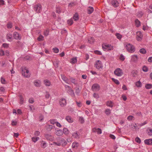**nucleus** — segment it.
I'll return each mask as SVG.
<instances>
[{"label": "nucleus", "instance_id": "1a4fd4ad", "mask_svg": "<svg viewBox=\"0 0 152 152\" xmlns=\"http://www.w3.org/2000/svg\"><path fill=\"white\" fill-rule=\"evenodd\" d=\"M66 103V100L63 98H61L59 100V104L61 107L65 106Z\"/></svg>", "mask_w": 152, "mask_h": 152}, {"label": "nucleus", "instance_id": "de8ad7c7", "mask_svg": "<svg viewBox=\"0 0 152 152\" xmlns=\"http://www.w3.org/2000/svg\"><path fill=\"white\" fill-rule=\"evenodd\" d=\"M53 50L55 53H58L59 51V49L57 48H54L53 49Z\"/></svg>", "mask_w": 152, "mask_h": 152}, {"label": "nucleus", "instance_id": "c756f323", "mask_svg": "<svg viewBox=\"0 0 152 152\" xmlns=\"http://www.w3.org/2000/svg\"><path fill=\"white\" fill-rule=\"evenodd\" d=\"M138 59V57L137 55H134L132 56V60L134 62L136 61Z\"/></svg>", "mask_w": 152, "mask_h": 152}, {"label": "nucleus", "instance_id": "4c0bfd02", "mask_svg": "<svg viewBox=\"0 0 152 152\" xmlns=\"http://www.w3.org/2000/svg\"><path fill=\"white\" fill-rule=\"evenodd\" d=\"M135 85L137 87H141L142 86V83L140 81H138L136 82Z\"/></svg>", "mask_w": 152, "mask_h": 152}, {"label": "nucleus", "instance_id": "a18cd8bd", "mask_svg": "<svg viewBox=\"0 0 152 152\" xmlns=\"http://www.w3.org/2000/svg\"><path fill=\"white\" fill-rule=\"evenodd\" d=\"M142 71L145 72H147L148 71V68L145 66H144L142 68Z\"/></svg>", "mask_w": 152, "mask_h": 152}, {"label": "nucleus", "instance_id": "a19ab883", "mask_svg": "<svg viewBox=\"0 0 152 152\" xmlns=\"http://www.w3.org/2000/svg\"><path fill=\"white\" fill-rule=\"evenodd\" d=\"M115 35L116 36L117 38L119 40L121 39L122 37V35L119 33H116L115 34Z\"/></svg>", "mask_w": 152, "mask_h": 152}, {"label": "nucleus", "instance_id": "9b49d317", "mask_svg": "<svg viewBox=\"0 0 152 152\" xmlns=\"http://www.w3.org/2000/svg\"><path fill=\"white\" fill-rule=\"evenodd\" d=\"M13 36L14 38L16 39L20 40L21 38L20 35L17 32H14Z\"/></svg>", "mask_w": 152, "mask_h": 152}, {"label": "nucleus", "instance_id": "dca6fc26", "mask_svg": "<svg viewBox=\"0 0 152 152\" xmlns=\"http://www.w3.org/2000/svg\"><path fill=\"white\" fill-rule=\"evenodd\" d=\"M55 126H54L52 125H47L45 126V128L48 131H50L52 129H53Z\"/></svg>", "mask_w": 152, "mask_h": 152}, {"label": "nucleus", "instance_id": "f257e3e1", "mask_svg": "<svg viewBox=\"0 0 152 152\" xmlns=\"http://www.w3.org/2000/svg\"><path fill=\"white\" fill-rule=\"evenodd\" d=\"M20 69L21 70L22 75L25 77L28 78L30 77V74L29 72V70L25 66H22Z\"/></svg>", "mask_w": 152, "mask_h": 152}, {"label": "nucleus", "instance_id": "8fccbe9b", "mask_svg": "<svg viewBox=\"0 0 152 152\" xmlns=\"http://www.w3.org/2000/svg\"><path fill=\"white\" fill-rule=\"evenodd\" d=\"M49 30L48 29H47L45 30L44 32V35L45 36H47L49 34Z\"/></svg>", "mask_w": 152, "mask_h": 152}, {"label": "nucleus", "instance_id": "58836bf2", "mask_svg": "<svg viewBox=\"0 0 152 152\" xmlns=\"http://www.w3.org/2000/svg\"><path fill=\"white\" fill-rule=\"evenodd\" d=\"M145 88L147 89H150L152 88V85L151 84H146L145 85Z\"/></svg>", "mask_w": 152, "mask_h": 152}, {"label": "nucleus", "instance_id": "09e8293b", "mask_svg": "<svg viewBox=\"0 0 152 152\" xmlns=\"http://www.w3.org/2000/svg\"><path fill=\"white\" fill-rule=\"evenodd\" d=\"M12 24L10 22H9L7 25V27L8 28H11L12 27Z\"/></svg>", "mask_w": 152, "mask_h": 152}, {"label": "nucleus", "instance_id": "4be33fe9", "mask_svg": "<svg viewBox=\"0 0 152 152\" xmlns=\"http://www.w3.org/2000/svg\"><path fill=\"white\" fill-rule=\"evenodd\" d=\"M44 84L47 86H49L51 85L50 81L48 80L45 79L44 80Z\"/></svg>", "mask_w": 152, "mask_h": 152}, {"label": "nucleus", "instance_id": "b1692460", "mask_svg": "<svg viewBox=\"0 0 152 152\" xmlns=\"http://www.w3.org/2000/svg\"><path fill=\"white\" fill-rule=\"evenodd\" d=\"M80 134H78L77 132H75L72 133V136L73 137L76 139H78L80 137Z\"/></svg>", "mask_w": 152, "mask_h": 152}, {"label": "nucleus", "instance_id": "c85d7f7f", "mask_svg": "<svg viewBox=\"0 0 152 152\" xmlns=\"http://www.w3.org/2000/svg\"><path fill=\"white\" fill-rule=\"evenodd\" d=\"M20 99V104H22L23 103L24 99L23 96L21 95H20L18 96Z\"/></svg>", "mask_w": 152, "mask_h": 152}, {"label": "nucleus", "instance_id": "f3484780", "mask_svg": "<svg viewBox=\"0 0 152 152\" xmlns=\"http://www.w3.org/2000/svg\"><path fill=\"white\" fill-rule=\"evenodd\" d=\"M145 144L147 145H152V139H146L144 141Z\"/></svg>", "mask_w": 152, "mask_h": 152}, {"label": "nucleus", "instance_id": "0eeeda50", "mask_svg": "<svg viewBox=\"0 0 152 152\" xmlns=\"http://www.w3.org/2000/svg\"><path fill=\"white\" fill-rule=\"evenodd\" d=\"M137 39L138 41H141L142 39L143 35L142 33L138 31L136 32Z\"/></svg>", "mask_w": 152, "mask_h": 152}, {"label": "nucleus", "instance_id": "cd10ccee", "mask_svg": "<svg viewBox=\"0 0 152 152\" xmlns=\"http://www.w3.org/2000/svg\"><path fill=\"white\" fill-rule=\"evenodd\" d=\"M65 119L69 123H72L73 122V120L70 116H66V117Z\"/></svg>", "mask_w": 152, "mask_h": 152}, {"label": "nucleus", "instance_id": "13d9d810", "mask_svg": "<svg viewBox=\"0 0 152 152\" xmlns=\"http://www.w3.org/2000/svg\"><path fill=\"white\" fill-rule=\"evenodd\" d=\"M28 102L30 103L33 104L34 102V99L33 98H30L28 100Z\"/></svg>", "mask_w": 152, "mask_h": 152}, {"label": "nucleus", "instance_id": "72a5a7b5", "mask_svg": "<svg viewBox=\"0 0 152 152\" xmlns=\"http://www.w3.org/2000/svg\"><path fill=\"white\" fill-rule=\"evenodd\" d=\"M75 93L77 95H78L80 93V92L81 90V88H78L77 87H76L75 88Z\"/></svg>", "mask_w": 152, "mask_h": 152}, {"label": "nucleus", "instance_id": "ea45409f", "mask_svg": "<svg viewBox=\"0 0 152 152\" xmlns=\"http://www.w3.org/2000/svg\"><path fill=\"white\" fill-rule=\"evenodd\" d=\"M12 37V35L11 34H8L7 35V38L8 40L11 39Z\"/></svg>", "mask_w": 152, "mask_h": 152}, {"label": "nucleus", "instance_id": "680f3d73", "mask_svg": "<svg viewBox=\"0 0 152 152\" xmlns=\"http://www.w3.org/2000/svg\"><path fill=\"white\" fill-rule=\"evenodd\" d=\"M134 118V117L133 116L130 115L127 117V119L128 121H130Z\"/></svg>", "mask_w": 152, "mask_h": 152}, {"label": "nucleus", "instance_id": "6ab92c4d", "mask_svg": "<svg viewBox=\"0 0 152 152\" xmlns=\"http://www.w3.org/2000/svg\"><path fill=\"white\" fill-rule=\"evenodd\" d=\"M79 146V144L78 143L76 142H74L72 143V147L73 148L76 149Z\"/></svg>", "mask_w": 152, "mask_h": 152}, {"label": "nucleus", "instance_id": "69168bd1", "mask_svg": "<svg viewBox=\"0 0 152 152\" xmlns=\"http://www.w3.org/2000/svg\"><path fill=\"white\" fill-rule=\"evenodd\" d=\"M119 58L122 61H124L125 59L124 57L122 54L120 55Z\"/></svg>", "mask_w": 152, "mask_h": 152}, {"label": "nucleus", "instance_id": "39448f33", "mask_svg": "<svg viewBox=\"0 0 152 152\" xmlns=\"http://www.w3.org/2000/svg\"><path fill=\"white\" fill-rule=\"evenodd\" d=\"M100 87L97 83H95L91 87L92 90L93 91H97L100 90Z\"/></svg>", "mask_w": 152, "mask_h": 152}, {"label": "nucleus", "instance_id": "7ed1b4c3", "mask_svg": "<svg viewBox=\"0 0 152 152\" xmlns=\"http://www.w3.org/2000/svg\"><path fill=\"white\" fill-rule=\"evenodd\" d=\"M114 73L116 76L119 77L121 76L123 74L122 70L120 68L116 69L114 71Z\"/></svg>", "mask_w": 152, "mask_h": 152}, {"label": "nucleus", "instance_id": "c03bdc74", "mask_svg": "<svg viewBox=\"0 0 152 152\" xmlns=\"http://www.w3.org/2000/svg\"><path fill=\"white\" fill-rule=\"evenodd\" d=\"M94 41V39L93 37H91L88 39V42L90 44H92Z\"/></svg>", "mask_w": 152, "mask_h": 152}, {"label": "nucleus", "instance_id": "5701e85b", "mask_svg": "<svg viewBox=\"0 0 152 152\" xmlns=\"http://www.w3.org/2000/svg\"><path fill=\"white\" fill-rule=\"evenodd\" d=\"M34 83L35 86L39 87L41 85V82L39 80H36L34 81Z\"/></svg>", "mask_w": 152, "mask_h": 152}, {"label": "nucleus", "instance_id": "2eb2a0df", "mask_svg": "<svg viewBox=\"0 0 152 152\" xmlns=\"http://www.w3.org/2000/svg\"><path fill=\"white\" fill-rule=\"evenodd\" d=\"M72 18L75 21H77L78 20L79 18L78 13L77 12H75L73 15Z\"/></svg>", "mask_w": 152, "mask_h": 152}, {"label": "nucleus", "instance_id": "bf43d9fd", "mask_svg": "<svg viewBox=\"0 0 152 152\" xmlns=\"http://www.w3.org/2000/svg\"><path fill=\"white\" fill-rule=\"evenodd\" d=\"M50 96V95L48 92L46 91L45 92V97L46 99H48Z\"/></svg>", "mask_w": 152, "mask_h": 152}, {"label": "nucleus", "instance_id": "393cba45", "mask_svg": "<svg viewBox=\"0 0 152 152\" xmlns=\"http://www.w3.org/2000/svg\"><path fill=\"white\" fill-rule=\"evenodd\" d=\"M106 104L108 107H110L111 108L113 107V102L111 101H107L106 102Z\"/></svg>", "mask_w": 152, "mask_h": 152}, {"label": "nucleus", "instance_id": "052dcab7", "mask_svg": "<svg viewBox=\"0 0 152 152\" xmlns=\"http://www.w3.org/2000/svg\"><path fill=\"white\" fill-rule=\"evenodd\" d=\"M56 119H52L50 120V123L52 124H56Z\"/></svg>", "mask_w": 152, "mask_h": 152}, {"label": "nucleus", "instance_id": "ddd939ff", "mask_svg": "<svg viewBox=\"0 0 152 152\" xmlns=\"http://www.w3.org/2000/svg\"><path fill=\"white\" fill-rule=\"evenodd\" d=\"M66 91L72 97H74L75 96L74 91L72 89L71 87L69 89H68Z\"/></svg>", "mask_w": 152, "mask_h": 152}, {"label": "nucleus", "instance_id": "f8f14e48", "mask_svg": "<svg viewBox=\"0 0 152 152\" xmlns=\"http://www.w3.org/2000/svg\"><path fill=\"white\" fill-rule=\"evenodd\" d=\"M69 80L70 82L74 84L75 85L77 86L78 84L77 80L72 77H70Z\"/></svg>", "mask_w": 152, "mask_h": 152}, {"label": "nucleus", "instance_id": "423d86ee", "mask_svg": "<svg viewBox=\"0 0 152 152\" xmlns=\"http://www.w3.org/2000/svg\"><path fill=\"white\" fill-rule=\"evenodd\" d=\"M44 136L47 140L52 141L54 140V136L50 134H44Z\"/></svg>", "mask_w": 152, "mask_h": 152}, {"label": "nucleus", "instance_id": "0e129e2a", "mask_svg": "<svg viewBox=\"0 0 152 152\" xmlns=\"http://www.w3.org/2000/svg\"><path fill=\"white\" fill-rule=\"evenodd\" d=\"M9 44L6 43H3L2 45V46L5 48H7L9 47Z\"/></svg>", "mask_w": 152, "mask_h": 152}, {"label": "nucleus", "instance_id": "37998d69", "mask_svg": "<svg viewBox=\"0 0 152 152\" xmlns=\"http://www.w3.org/2000/svg\"><path fill=\"white\" fill-rule=\"evenodd\" d=\"M56 13L60 14L61 12V10L60 7L59 6L56 7Z\"/></svg>", "mask_w": 152, "mask_h": 152}, {"label": "nucleus", "instance_id": "603ef678", "mask_svg": "<svg viewBox=\"0 0 152 152\" xmlns=\"http://www.w3.org/2000/svg\"><path fill=\"white\" fill-rule=\"evenodd\" d=\"M44 37L42 35H40L37 38V40L39 41H42L43 40Z\"/></svg>", "mask_w": 152, "mask_h": 152}, {"label": "nucleus", "instance_id": "864d4df0", "mask_svg": "<svg viewBox=\"0 0 152 152\" xmlns=\"http://www.w3.org/2000/svg\"><path fill=\"white\" fill-rule=\"evenodd\" d=\"M135 141L137 143L139 144H140L141 143V140L138 137H137L135 138Z\"/></svg>", "mask_w": 152, "mask_h": 152}, {"label": "nucleus", "instance_id": "e433bc0d", "mask_svg": "<svg viewBox=\"0 0 152 152\" xmlns=\"http://www.w3.org/2000/svg\"><path fill=\"white\" fill-rule=\"evenodd\" d=\"M143 12L142 11H139L137 13V16L138 17H141L143 15Z\"/></svg>", "mask_w": 152, "mask_h": 152}, {"label": "nucleus", "instance_id": "20e7f679", "mask_svg": "<svg viewBox=\"0 0 152 152\" xmlns=\"http://www.w3.org/2000/svg\"><path fill=\"white\" fill-rule=\"evenodd\" d=\"M34 9L37 13H40L42 10V6L40 4H35L34 6Z\"/></svg>", "mask_w": 152, "mask_h": 152}, {"label": "nucleus", "instance_id": "bb28decb", "mask_svg": "<svg viewBox=\"0 0 152 152\" xmlns=\"http://www.w3.org/2000/svg\"><path fill=\"white\" fill-rule=\"evenodd\" d=\"M78 121L81 124H83L85 122V120L84 118L82 116H78Z\"/></svg>", "mask_w": 152, "mask_h": 152}, {"label": "nucleus", "instance_id": "5fc2aeb1", "mask_svg": "<svg viewBox=\"0 0 152 152\" xmlns=\"http://www.w3.org/2000/svg\"><path fill=\"white\" fill-rule=\"evenodd\" d=\"M96 132H97L98 134H100L102 133V130L100 128H97L96 129Z\"/></svg>", "mask_w": 152, "mask_h": 152}, {"label": "nucleus", "instance_id": "6e6d98bb", "mask_svg": "<svg viewBox=\"0 0 152 152\" xmlns=\"http://www.w3.org/2000/svg\"><path fill=\"white\" fill-rule=\"evenodd\" d=\"M94 53L97 55H102V53L100 51L97 50H95L94 51Z\"/></svg>", "mask_w": 152, "mask_h": 152}, {"label": "nucleus", "instance_id": "473e14b6", "mask_svg": "<svg viewBox=\"0 0 152 152\" xmlns=\"http://www.w3.org/2000/svg\"><path fill=\"white\" fill-rule=\"evenodd\" d=\"M67 22L68 25L70 26L72 25L73 23L72 18H71L67 20Z\"/></svg>", "mask_w": 152, "mask_h": 152}, {"label": "nucleus", "instance_id": "c9c22d12", "mask_svg": "<svg viewBox=\"0 0 152 152\" xmlns=\"http://www.w3.org/2000/svg\"><path fill=\"white\" fill-rule=\"evenodd\" d=\"M39 137H32L31 138L32 141L34 142H36L37 141L39 140Z\"/></svg>", "mask_w": 152, "mask_h": 152}, {"label": "nucleus", "instance_id": "4d7b16f0", "mask_svg": "<svg viewBox=\"0 0 152 152\" xmlns=\"http://www.w3.org/2000/svg\"><path fill=\"white\" fill-rule=\"evenodd\" d=\"M77 62V58H73L71 59V62L72 63H75Z\"/></svg>", "mask_w": 152, "mask_h": 152}, {"label": "nucleus", "instance_id": "49530a36", "mask_svg": "<svg viewBox=\"0 0 152 152\" xmlns=\"http://www.w3.org/2000/svg\"><path fill=\"white\" fill-rule=\"evenodd\" d=\"M112 81H113L117 85L119 84L120 82L118 80L115 79V78H112Z\"/></svg>", "mask_w": 152, "mask_h": 152}, {"label": "nucleus", "instance_id": "2f4dec72", "mask_svg": "<svg viewBox=\"0 0 152 152\" xmlns=\"http://www.w3.org/2000/svg\"><path fill=\"white\" fill-rule=\"evenodd\" d=\"M104 46L105 47H107V48L109 50H111L113 49V47L110 45H105Z\"/></svg>", "mask_w": 152, "mask_h": 152}, {"label": "nucleus", "instance_id": "e2e57ef3", "mask_svg": "<svg viewBox=\"0 0 152 152\" xmlns=\"http://www.w3.org/2000/svg\"><path fill=\"white\" fill-rule=\"evenodd\" d=\"M76 103L78 107H80L82 106V104L81 102H77V101H76Z\"/></svg>", "mask_w": 152, "mask_h": 152}, {"label": "nucleus", "instance_id": "f704fd0d", "mask_svg": "<svg viewBox=\"0 0 152 152\" xmlns=\"http://www.w3.org/2000/svg\"><path fill=\"white\" fill-rule=\"evenodd\" d=\"M111 110L109 109H106L105 110V113L106 115H109L111 113Z\"/></svg>", "mask_w": 152, "mask_h": 152}, {"label": "nucleus", "instance_id": "774afa93", "mask_svg": "<svg viewBox=\"0 0 152 152\" xmlns=\"http://www.w3.org/2000/svg\"><path fill=\"white\" fill-rule=\"evenodd\" d=\"M148 134L149 135H152V129H149V131H148Z\"/></svg>", "mask_w": 152, "mask_h": 152}, {"label": "nucleus", "instance_id": "3c124183", "mask_svg": "<svg viewBox=\"0 0 152 152\" xmlns=\"http://www.w3.org/2000/svg\"><path fill=\"white\" fill-rule=\"evenodd\" d=\"M93 97L96 99H97L99 98V96L98 94L94 93L93 94Z\"/></svg>", "mask_w": 152, "mask_h": 152}, {"label": "nucleus", "instance_id": "a211bd4d", "mask_svg": "<svg viewBox=\"0 0 152 152\" xmlns=\"http://www.w3.org/2000/svg\"><path fill=\"white\" fill-rule=\"evenodd\" d=\"M55 134L57 136H60L63 135V132L60 129L56 130L55 132Z\"/></svg>", "mask_w": 152, "mask_h": 152}, {"label": "nucleus", "instance_id": "4468645a", "mask_svg": "<svg viewBox=\"0 0 152 152\" xmlns=\"http://www.w3.org/2000/svg\"><path fill=\"white\" fill-rule=\"evenodd\" d=\"M61 145H62V146L64 147L67 144L66 141L63 138H61L59 140Z\"/></svg>", "mask_w": 152, "mask_h": 152}, {"label": "nucleus", "instance_id": "79ce46f5", "mask_svg": "<svg viewBox=\"0 0 152 152\" xmlns=\"http://www.w3.org/2000/svg\"><path fill=\"white\" fill-rule=\"evenodd\" d=\"M140 52L141 53L145 54L146 53V50L145 49L142 48L140 50Z\"/></svg>", "mask_w": 152, "mask_h": 152}, {"label": "nucleus", "instance_id": "a878e982", "mask_svg": "<svg viewBox=\"0 0 152 152\" xmlns=\"http://www.w3.org/2000/svg\"><path fill=\"white\" fill-rule=\"evenodd\" d=\"M135 26L137 27H139L141 25L140 22L138 19L135 20Z\"/></svg>", "mask_w": 152, "mask_h": 152}, {"label": "nucleus", "instance_id": "f03ea898", "mask_svg": "<svg viewBox=\"0 0 152 152\" xmlns=\"http://www.w3.org/2000/svg\"><path fill=\"white\" fill-rule=\"evenodd\" d=\"M124 46L127 51L130 53H133L135 51L134 47L130 44L128 43L126 45H125Z\"/></svg>", "mask_w": 152, "mask_h": 152}, {"label": "nucleus", "instance_id": "412c9836", "mask_svg": "<svg viewBox=\"0 0 152 152\" xmlns=\"http://www.w3.org/2000/svg\"><path fill=\"white\" fill-rule=\"evenodd\" d=\"M87 13L88 14H90L92 13L94 11V9L92 7H89L87 10Z\"/></svg>", "mask_w": 152, "mask_h": 152}, {"label": "nucleus", "instance_id": "7c9ffc66", "mask_svg": "<svg viewBox=\"0 0 152 152\" xmlns=\"http://www.w3.org/2000/svg\"><path fill=\"white\" fill-rule=\"evenodd\" d=\"M62 131L63 134L64 133L66 135L68 134L69 133V130L66 128H64Z\"/></svg>", "mask_w": 152, "mask_h": 152}, {"label": "nucleus", "instance_id": "338daca9", "mask_svg": "<svg viewBox=\"0 0 152 152\" xmlns=\"http://www.w3.org/2000/svg\"><path fill=\"white\" fill-rule=\"evenodd\" d=\"M62 79L64 81L67 79V78L63 75H61Z\"/></svg>", "mask_w": 152, "mask_h": 152}, {"label": "nucleus", "instance_id": "9d476101", "mask_svg": "<svg viewBox=\"0 0 152 152\" xmlns=\"http://www.w3.org/2000/svg\"><path fill=\"white\" fill-rule=\"evenodd\" d=\"M111 3L112 5L114 8H116L119 5V3L117 0H111Z\"/></svg>", "mask_w": 152, "mask_h": 152}, {"label": "nucleus", "instance_id": "aec40b11", "mask_svg": "<svg viewBox=\"0 0 152 152\" xmlns=\"http://www.w3.org/2000/svg\"><path fill=\"white\" fill-rule=\"evenodd\" d=\"M40 145L42 148H45L47 146V143L45 141L42 140L40 141Z\"/></svg>", "mask_w": 152, "mask_h": 152}, {"label": "nucleus", "instance_id": "6e6552de", "mask_svg": "<svg viewBox=\"0 0 152 152\" xmlns=\"http://www.w3.org/2000/svg\"><path fill=\"white\" fill-rule=\"evenodd\" d=\"M94 66L98 69H99L101 68H102V65L101 61L100 60H98L96 61L94 65Z\"/></svg>", "mask_w": 152, "mask_h": 152}]
</instances>
